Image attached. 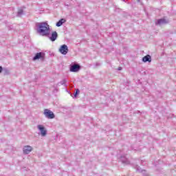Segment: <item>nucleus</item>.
Returning <instances> with one entry per match:
<instances>
[{"instance_id":"obj_1","label":"nucleus","mask_w":176,"mask_h":176,"mask_svg":"<svg viewBox=\"0 0 176 176\" xmlns=\"http://www.w3.org/2000/svg\"><path fill=\"white\" fill-rule=\"evenodd\" d=\"M36 27L37 28V32L41 36H49L50 35V28L47 25V23H36Z\"/></svg>"},{"instance_id":"obj_2","label":"nucleus","mask_w":176,"mask_h":176,"mask_svg":"<svg viewBox=\"0 0 176 176\" xmlns=\"http://www.w3.org/2000/svg\"><path fill=\"white\" fill-rule=\"evenodd\" d=\"M170 19L164 16V18L157 20L155 22V25H166V24H169Z\"/></svg>"},{"instance_id":"obj_3","label":"nucleus","mask_w":176,"mask_h":176,"mask_svg":"<svg viewBox=\"0 0 176 176\" xmlns=\"http://www.w3.org/2000/svg\"><path fill=\"white\" fill-rule=\"evenodd\" d=\"M43 115L45 116V118H47V119H54V118H56L54 113L47 109L44 110Z\"/></svg>"},{"instance_id":"obj_4","label":"nucleus","mask_w":176,"mask_h":176,"mask_svg":"<svg viewBox=\"0 0 176 176\" xmlns=\"http://www.w3.org/2000/svg\"><path fill=\"white\" fill-rule=\"evenodd\" d=\"M37 129L39 130L41 137H46L47 135V130H46L45 126L38 124L37 125Z\"/></svg>"},{"instance_id":"obj_5","label":"nucleus","mask_w":176,"mask_h":176,"mask_svg":"<svg viewBox=\"0 0 176 176\" xmlns=\"http://www.w3.org/2000/svg\"><path fill=\"white\" fill-rule=\"evenodd\" d=\"M36 60H41V61L45 60V53L44 52H37L33 57V61H36Z\"/></svg>"},{"instance_id":"obj_6","label":"nucleus","mask_w":176,"mask_h":176,"mask_svg":"<svg viewBox=\"0 0 176 176\" xmlns=\"http://www.w3.org/2000/svg\"><path fill=\"white\" fill-rule=\"evenodd\" d=\"M70 72H79L80 71V66L79 64L71 65L69 67Z\"/></svg>"},{"instance_id":"obj_7","label":"nucleus","mask_w":176,"mask_h":176,"mask_svg":"<svg viewBox=\"0 0 176 176\" xmlns=\"http://www.w3.org/2000/svg\"><path fill=\"white\" fill-rule=\"evenodd\" d=\"M68 46L65 44L61 45L59 49L60 53H61V54H63L64 56H65V54L68 53Z\"/></svg>"},{"instance_id":"obj_8","label":"nucleus","mask_w":176,"mask_h":176,"mask_svg":"<svg viewBox=\"0 0 176 176\" xmlns=\"http://www.w3.org/2000/svg\"><path fill=\"white\" fill-rule=\"evenodd\" d=\"M23 151L25 155H28L30 152H32V148L30 146H25Z\"/></svg>"},{"instance_id":"obj_9","label":"nucleus","mask_w":176,"mask_h":176,"mask_svg":"<svg viewBox=\"0 0 176 176\" xmlns=\"http://www.w3.org/2000/svg\"><path fill=\"white\" fill-rule=\"evenodd\" d=\"M58 37V34H57V32L54 31L52 33L51 36L50 37V39L52 42H54Z\"/></svg>"},{"instance_id":"obj_10","label":"nucleus","mask_w":176,"mask_h":176,"mask_svg":"<svg viewBox=\"0 0 176 176\" xmlns=\"http://www.w3.org/2000/svg\"><path fill=\"white\" fill-rule=\"evenodd\" d=\"M143 63H151L152 62V58L151 57V55H146L142 58Z\"/></svg>"},{"instance_id":"obj_11","label":"nucleus","mask_w":176,"mask_h":176,"mask_svg":"<svg viewBox=\"0 0 176 176\" xmlns=\"http://www.w3.org/2000/svg\"><path fill=\"white\" fill-rule=\"evenodd\" d=\"M135 168L137 171H138V173H142L143 175H146V170L141 169V168L138 165H136Z\"/></svg>"},{"instance_id":"obj_12","label":"nucleus","mask_w":176,"mask_h":176,"mask_svg":"<svg viewBox=\"0 0 176 176\" xmlns=\"http://www.w3.org/2000/svg\"><path fill=\"white\" fill-rule=\"evenodd\" d=\"M120 160L123 164H130V161L126 157H121Z\"/></svg>"},{"instance_id":"obj_13","label":"nucleus","mask_w":176,"mask_h":176,"mask_svg":"<svg viewBox=\"0 0 176 176\" xmlns=\"http://www.w3.org/2000/svg\"><path fill=\"white\" fill-rule=\"evenodd\" d=\"M24 14V10L22 8H19L16 13V17H21Z\"/></svg>"},{"instance_id":"obj_14","label":"nucleus","mask_w":176,"mask_h":176,"mask_svg":"<svg viewBox=\"0 0 176 176\" xmlns=\"http://www.w3.org/2000/svg\"><path fill=\"white\" fill-rule=\"evenodd\" d=\"M64 23H65V19H61L56 23V27H61V25H63V24H64Z\"/></svg>"},{"instance_id":"obj_15","label":"nucleus","mask_w":176,"mask_h":176,"mask_svg":"<svg viewBox=\"0 0 176 176\" xmlns=\"http://www.w3.org/2000/svg\"><path fill=\"white\" fill-rule=\"evenodd\" d=\"M60 85H62L67 87V79L64 78L63 80H61L60 82Z\"/></svg>"},{"instance_id":"obj_16","label":"nucleus","mask_w":176,"mask_h":176,"mask_svg":"<svg viewBox=\"0 0 176 176\" xmlns=\"http://www.w3.org/2000/svg\"><path fill=\"white\" fill-rule=\"evenodd\" d=\"M79 93H80V91L79 90V89H76V92L74 94L75 98L78 97V96L79 95Z\"/></svg>"},{"instance_id":"obj_17","label":"nucleus","mask_w":176,"mask_h":176,"mask_svg":"<svg viewBox=\"0 0 176 176\" xmlns=\"http://www.w3.org/2000/svg\"><path fill=\"white\" fill-rule=\"evenodd\" d=\"M3 72L4 75H9V69L6 68L3 69Z\"/></svg>"},{"instance_id":"obj_18","label":"nucleus","mask_w":176,"mask_h":176,"mask_svg":"<svg viewBox=\"0 0 176 176\" xmlns=\"http://www.w3.org/2000/svg\"><path fill=\"white\" fill-rule=\"evenodd\" d=\"M3 70V68H2V66H0V74L1 72H2Z\"/></svg>"},{"instance_id":"obj_19","label":"nucleus","mask_w":176,"mask_h":176,"mask_svg":"<svg viewBox=\"0 0 176 176\" xmlns=\"http://www.w3.org/2000/svg\"><path fill=\"white\" fill-rule=\"evenodd\" d=\"M118 71H122V67H119Z\"/></svg>"},{"instance_id":"obj_20","label":"nucleus","mask_w":176,"mask_h":176,"mask_svg":"<svg viewBox=\"0 0 176 176\" xmlns=\"http://www.w3.org/2000/svg\"><path fill=\"white\" fill-rule=\"evenodd\" d=\"M98 65H100V63H96V67H98Z\"/></svg>"},{"instance_id":"obj_21","label":"nucleus","mask_w":176,"mask_h":176,"mask_svg":"<svg viewBox=\"0 0 176 176\" xmlns=\"http://www.w3.org/2000/svg\"><path fill=\"white\" fill-rule=\"evenodd\" d=\"M138 2H140V0H138Z\"/></svg>"}]
</instances>
